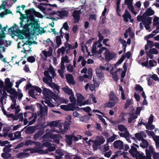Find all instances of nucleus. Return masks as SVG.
<instances>
[{
    "label": "nucleus",
    "instance_id": "nucleus-50",
    "mask_svg": "<svg viewBox=\"0 0 159 159\" xmlns=\"http://www.w3.org/2000/svg\"><path fill=\"white\" fill-rule=\"evenodd\" d=\"M146 18L145 16H143V14L142 16L138 15L137 17V19L138 21H140L142 20H144Z\"/></svg>",
    "mask_w": 159,
    "mask_h": 159
},
{
    "label": "nucleus",
    "instance_id": "nucleus-48",
    "mask_svg": "<svg viewBox=\"0 0 159 159\" xmlns=\"http://www.w3.org/2000/svg\"><path fill=\"white\" fill-rule=\"evenodd\" d=\"M50 102V99H48L46 98H45L44 100L41 101V103L43 104V105H44L45 108L47 109L48 107L47 106L44 105V102L45 103L47 104L48 105V104Z\"/></svg>",
    "mask_w": 159,
    "mask_h": 159
},
{
    "label": "nucleus",
    "instance_id": "nucleus-18",
    "mask_svg": "<svg viewBox=\"0 0 159 159\" xmlns=\"http://www.w3.org/2000/svg\"><path fill=\"white\" fill-rule=\"evenodd\" d=\"M73 137V135L67 134L65 135V137L66 138V141L68 145H72Z\"/></svg>",
    "mask_w": 159,
    "mask_h": 159
},
{
    "label": "nucleus",
    "instance_id": "nucleus-59",
    "mask_svg": "<svg viewBox=\"0 0 159 159\" xmlns=\"http://www.w3.org/2000/svg\"><path fill=\"white\" fill-rule=\"evenodd\" d=\"M56 41L58 47L60 46L62 43L61 39L60 38H59V37H57V36L56 37Z\"/></svg>",
    "mask_w": 159,
    "mask_h": 159
},
{
    "label": "nucleus",
    "instance_id": "nucleus-42",
    "mask_svg": "<svg viewBox=\"0 0 159 159\" xmlns=\"http://www.w3.org/2000/svg\"><path fill=\"white\" fill-rule=\"evenodd\" d=\"M70 95L69 97L70 102L71 103H74L76 104V100L75 98L74 97V93Z\"/></svg>",
    "mask_w": 159,
    "mask_h": 159
},
{
    "label": "nucleus",
    "instance_id": "nucleus-17",
    "mask_svg": "<svg viewBox=\"0 0 159 159\" xmlns=\"http://www.w3.org/2000/svg\"><path fill=\"white\" fill-rule=\"evenodd\" d=\"M52 48L50 47L49 48V50L48 51H45V50L42 51V53L43 54L44 57L47 58L48 57H49L52 55Z\"/></svg>",
    "mask_w": 159,
    "mask_h": 159
},
{
    "label": "nucleus",
    "instance_id": "nucleus-53",
    "mask_svg": "<svg viewBox=\"0 0 159 159\" xmlns=\"http://www.w3.org/2000/svg\"><path fill=\"white\" fill-rule=\"evenodd\" d=\"M131 102V100L129 98H128L126 101V103L124 106L125 108L127 109L129 107V106L130 105Z\"/></svg>",
    "mask_w": 159,
    "mask_h": 159
},
{
    "label": "nucleus",
    "instance_id": "nucleus-27",
    "mask_svg": "<svg viewBox=\"0 0 159 159\" xmlns=\"http://www.w3.org/2000/svg\"><path fill=\"white\" fill-rule=\"evenodd\" d=\"M59 129L60 130L62 134H64L65 132H67V130L69 129L70 126L69 124H66L64 125V129H62V126H59Z\"/></svg>",
    "mask_w": 159,
    "mask_h": 159
},
{
    "label": "nucleus",
    "instance_id": "nucleus-6",
    "mask_svg": "<svg viewBox=\"0 0 159 159\" xmlns=\"http://www.w3.org/2000/svg\"><path fill=\"white\" fill-rule=\"evenodd\" d=\"M14 33L17 34L18 38L20 39H24V37L23 35L26 36L30 34L26 30L24 29L23 28L22 30L19 29L15 30Z\"/></svg>",
    "mask_w": 159,
    "mask_h": 159
},
{
    "label": "nucleus",
    "instance_id": "nucleus-32",
    "mask_svg": "<svg viewBox=\"0 0 159 159\" xmlns=\"http://www.w3.org/2000/svg\"><path fill=\"white\" fill-rule=\"evenodd\" d=\"M43 133V132L41 130L39 131L37 133L35 134L34 135V139H39L42 135Z\"/></svg>",
    "mask_w": 159,
    "mask_h": 159
},
{
    "label": "nucleus",
    "instance_id": "nucleus-22",
    "mask_svg": "<svg viewBox=\"0 0 159 159\" xmlns=\"http://www.w3.org/2000/svg\"><path fill=\"white\" fill-rule=\"evenodd\" d=\"M61 136H60L58 134H50L49 135V137L52 139H55L54 141L56 143H57L59 144L60 143V141L58 139H56V138H60V137Z\"/></svg>",
    "mask_w": 159,
    "mask_h": 159
},
{
    "label": "nucleus",
    "instance_id": "nucleus-29",
    "mask_svg": "<svg viewBox=\"0 0 159 159\" xmlns=\"http://www.w3.org/2000/svg\"><path fill=\"white\" fill-rule=\"evenodd\" d=\"M116 137L117 135L114 134L112 136L108 138L107 141L106 145H108L109 143L114 141L116 139Z\"/></svg>",
    "mask_w": 159,
    "mask_h": 159
},
{
    "label": "nucleus",
    "instance_id": "nucleus-5",
    "mask_svg": "<svg viewBox=\"0 0 159 159\" xmlns=\"http://www.w3.org/2000/svg\"><path fill=\"white\" fill-rule=\"evenodd\" d=\"M105 60L109 62L115 57L116 54L112 51L111 52L109 50L107 49L104 53Z\"/></svg>",
    "mask_w": 159,
    "mask_h": 159
},
{
    "label": "nucleus",
    "instance_id": "nucleus-57",
    "mask_svg": "<svg viewBox=\"0 0 159 159\" xmlns=\"http://www.w3.org/2000/svg\"><path fill=\"white\" fill-rule=\"evenodd\" d=\"M32 143L35 144L36 143L34 141H33L31 140H29L26 141L25 143V145L26 146H29L31 145Z\"/></svg>",
    "mask_w": 159,
    "mask_h": 159
},
{
    "label": "nucleus",
    "instance_id": "nucleus-47",
    "mask_svg": "<svg viewBox=\"0 0 159 159\" xmlns=\"http://www.w3.org/2000/svg\"><path fill=\"white\" fill-rule=\"evenodd\" d=\"M96 115L98 116V118H99L102 122L105 125H107V124L105 120L102 117V116L98 114H96Z\"/></svg>",
    "mask_w": 159,
    "mask_h": 159
},
{
    "label": "nucleus",
    "instance_id": "nucleus-4",
    "mask_svg": "<svg viewBox=\"0 0 159 159\" xmlns=\"http://www.w3.org/2000/svg\"><path fill=\"white\" fill-rule=\"evenodd\" d=\"M35 11V10L34 8H31L27 10H26L25 12L26 14V16H23L22 17L20 18V19L21 20L29 19L30 17L34 18V15Z\"/></svg>",
    "mask_w": 159,
    "mask_h": 159
},
{
    "label": "nucleus",
    "instance_id": "nucleus-43",
    "mask_svg": "<svg viewBox=\"0 0 159 159\" xmlns=\"http://www.w3.org/2000/svg\"><path fill=\"white\" fill-rule=\"evenodd\" d=\"M134 89L136 91H139L140 92L143 91V89L139 84H136L134 87Z\"/></svg>",
    "mask_w": 159,
    "mask_h": 159
},
{
    "label": "nucleus",
    "instance_id": "nucleus-36",
    "mask_svg": "<svg viewBox=\"0 0 159 159\" xmlns=\"http://www.w3.org/2000/svg\"><path fill=\"white\" fill-rule=\"evenodd\" d=\"M43 81L44 82L48 85L49 84H50V83L48 81H49L51 82H52V78H49L48 77H43Z\"/></svg>",
    "mask_w": 159,
    "mask_h": 159
},
{
    "label": "nucleus",
    "instance_id": "nucleus-38",
    "mask_svg": "<svg viewBox=\"0 0 159 159\" xmlns=\"http://www.w3.org/2000/svg\"><path fill=\"white\" fill-rule=\"evenodd\" d=\"M135 136L137 139L139 141L142 140L144 139L143 136L139 133H136Z\"/></svg>",
    "mask_w": 159,
    "mask_h": 159
},
{
    "label": "nucleus",
    "instance_id": "nucleus-62",
    "mask_svg": "<svg viewBox=\"0 0 159 159\" xmlns=\"http://www.w3.org/2000/svg\"><path fill=\"white\" fill-rule=\"evenodd\" d=\"M62 28L64 29L65 30L68 31L69 30V26L67 22H65L63 25Z\"/></svg>",
    "mask_w": 159,
    "mask_h": 159
},
{
    "label": "nucleus",
    "instance_id": "nucleus-56",
    "mask_svg": "<svg viewBox=\"0 0 159 159\" xmlns=\"http://www.w3.org/2000/svg\"><path fill=\"white\" fill-rule=\"evenodd\" d=\"M42 151V149H40L38 148H31L30 152L31 153H34L36 152H39Z\"/></svg>",
    "mask_w": 159,
    "mask_h": 159
},
{
    "label": "nucleus",
    "instance_id": "nucleus-64",
    "mask_svg": "<svg viewBox=\"0 0 159 159\" xmlns=\"http://www.w3.org/2000/svg\"><path fill=\"white\" fill-rule=\"evenodd\" d=\"M147 44L148 46H150V48H152L154 46V43L152 41L150 40H147Z\"/></svg>",
    "mask_w": 159,
    "mask_h": 159
},
{
    "label": "nucleus",
    "instance_id": "nucleus-19",
    "mask_svg": "<svg viewBox=\"0 0 159 159\" xmlns=\"http://www.w3.org/2000/svg\"><path fill=\"white\" fill-rule=\"evenodd\" d=\"M105 140L102 136L100 137L99 139L95 141V145L100 146L103 144L105 142Z\"/></svg>",
    "mask_w": 159,
    "mask_h": 159
},
{
    "label": "nucleus",
    "instance_id": "nucleus-44",
    "mask_svg": "<svg viewBox=\"0 0 159 159\" xmlns=\"http://www.w3.org/2000/svg\"><path fill=\"white\" fill-rule=\"evenodd\" d=\"M118 130L121 132H123L125 130H127L126 128H125V126L122 125H119L118 126Z\"/></svg>",
    "mask_w": 159,
    "mask_h": 159
},
{
    "label": "nucleus",
    "instance_id": "nucleus-8",
    "mask_svg": "<svg viewBox=\"0 0 159 159\" xmlns=\"http://www.w3.org/2000/svg\"><path fill=\"white\" fill-rule=\"evenodd\" d=\"M81 12L80 10H75L73 11L72 16L74 18V23H77L80 20V14Z\"/></svg>",
    "mask_w": 159,
    "mask_h": 159
},
{
    "label": "nucleus",
    "instance_id": "nucleus-60",
    "mask_svg": "<svg viewBox=\"0 0 159 159\" xmlns=\"http://www.w3.org/2000/svg\"><path fill=\"white\" fill-rule=\"evenodd\" d=\"M153 54H157L158 53V51L157 49L155 48H152L150 49L149 50Z\"/></svg>",
    "mask_w": 159,
    "mask_h": 159
},
{
    "label": "nucleus",
    "instance_id": "nucleus-23",
    "mask_svg": "<svg viewBox=\"0 0 159 159\" xmlns=\"http://www.w3.org/2000/svg\"><path fill=\"white\" fill-rule=\"evenodd\" d=\"M96 72L97 76L99 79L101 81L103 80L104 78L103 72L102 71H99V70L96 71Z\"/></svg>",
    "mask_w": 159,
    "mask_h": 159
},
{
    "label": "nucleus",
    "instance_id": "nucleus-41",
    "mask_svg": "<svg viewBox=\"0 0 159 159\" xmlns=\"http://www.w3.org/2000/svg\"><path fill=\"white\" fill-rule=\"evenodd\" d=\"M98 44V42L97 41L95 42L93 44L92 48V53H95L97 52V48L96 45Z\"/></svg>",
    "mask_w": 159,
    "mask_h": 159
},
{
    "label": "nucleus",
    "instance_id": "nucleus-12",
    "mask_svg": "<svg viewBox=\"0 0 159 159\" xmlns=\"http://www.w3.org/2000/svg\"><path fill=\"white\" fill-rule=\"evenodd\" d=\"M122 16L123 18L124 21L126 23L129 21V19L131 18V16L130 14L127 10H125V13L122 15Z\"/></svg>",
    "mask_w": 159,
    "mask_h": 159
},
{
    "label": "nucleus",
    "instance_id": "nucleus-28",
    "mask_svg": "<svg viewBox=\"0 0 159 159\" xmlns=\"http://www.w3.org/2000/svg\"><path fill=\"white\" fill-rule=\"evenodd\" d=\"M76 104L74 103H71L67 104L68 109H70L69 111H74L76 108H79L78 107H75Z\"/></svg>",
    "mask_w": 159,
    "mask_h": 159
},
{
    "label": "nucleus",
    "instance_id": "nucleus-26",
    "mask_svg": "<svg viewBox=\"0 0 159 159\" xmlns=\"http://www.w3.org/2000/svg\"><path fill=\"white\" fill-rule=\"evenodd\" d=\"M141 141L142 142L140 144V147L143 148H147L149 144L148 141L144 139Z\"/></svg>",
    "mask_w": 159,
    "mask_h": 159
},
{
    "label": "nucleus",
    "instance_id": "nucleus-55",
    "mask_svg": "<svg viewBox=\"0 0 159 159\" xmlns=\"http://www.w3.org/2000/svg\"><path fill=\"white\" fill-rule=\"evenodd\" d=\"M117 71H115L112 73V78L114 80L116 81H117L118 80L117 75L116 74Z\"/></svg>",
    "mask_w": 159,
    "mask_h": 159
},
{
    "label": "nucleus",
    "instance_id": "nucleus-13",
    "mask_svg": "<svg viewBox=\"0 0 159 159\" xmlns=\"http://www.w3.org/2000/svg\"><path fill=\"white\" fill-rule=\"evenodd\" d=\"M109 98L110 101L116 102V103L118 101V98L113 92H110L109 95Z\"/></svg>",
    "mask_w": 159,
    "mask_h": 159
},
{
    "label": "nucleus",
    "instance_id": "nucleus-35",
    "mask_svg": "<svg viewBox=\"0 0 159 159\" xmlns=\"http://www.w3.org/2000/svg\"><path fill=\"white\" fill-rule=\"evenodd\" d=\"M11 153L6 152H3L1 156L5 159H7L11 157Z\"/></svg>",
    "mask_w": 159,
    "mask_h": 159
},
{
    "label": "nucleus",
    "instance_id": "nucleus-14",
    "mask_svg": "<svg viewBox=\"0 0 159 159\" xmlns=\"http://www.w3.org/2000/svg\"><path fill=\"white\" fill-rule=\"evenodd\" d=\"M57 12L59 14L57 15L61 19H63L64 17L67 16L69 14L68 11L66 10L57 11Z\"/></svg>",
    "mask_w": 159,
    "mask_h": 159
},
{
    "label": "nucleus",
    "instance_id": "nucleus-1",
    "mask_svg": "<svg viewBox=\"0 0 159 159\" xmlns=\"http://www.w3.org/2000/svg\"><path fill=\"white\" fill-rule=\"evenodd\" d=\"M26 22L25 24H23V22L24 20H21L20 23V26L23 27L24 29L26 30L30 33V29L29 28L30 26L33 29L34 31L35 32L39 30L40 28V24L38 23V20L34 18L30 17L29 19H26Z\"/></svg>",
    "mask_w": 159,
    "mask_h": 159
},
{
    "label": "nucleus",
    "instance_id": "nucleus-16",
    "mask_svg": "<svg viewBox=\"0 0 159 159\" xmlns=\"http://www.w3.org/2000/svg\"><path fill=\"white\" fill-rule=\"evenodd\" d=\"M17 96H12L11 95H9V97L12 100L13 102L14 103V104H11L10 106L12 110L15 109V106L16 105V99L17 98Z\"/></svg>",
    "mask_w": 159,
    "mask_h": 159
},
{
    "label": "nucleus",
    "instance_id": "nucleus-40",
    "mask_svg": "<svg viewBox=\"0 0 159 159\" xmlns=\"http://www.w3.org/2000/svg\"><path fill=\"white\" fill-rule=\"evenodd\" d=\"M42 145L43 146V147H42L40 145V144L39 145V148H42L43 147H49V146H51V143H50L49 142H44L42 144Z\"/></svg>",
    "mask_w": 159,
    "mask_h": 159
},
{
    "label": "nucleus",
    "instance_id": "nucleus-34",
    "mask_svg": "<svg viewBox=\"0 0 159 159\" xmlns=\"http://www.w3.org/2000/svg\"><path fill=\"white\" fill-rule=\"evenodd\" d=\"M125 56L124 54H123L121 57L118 61L117 63L115 64V66H117V65H119L121 64L124 60Z\"/></svg>",
    "mask_w": 159,
    "mask_h": 159
},
{
    "label": "nucleus",
    "instance_id": "nucleus-39",
    "mask_svg": "<svg viewBox=\"0 0 159 159\" xmlns=\"http://www.w3.org/2000/svg\"><path fill=\"white\" fill-rule=\"evenodd\" d=\"M5 85L10 86V87L12 86L13 84L12 82H11L10 79L9 78H7L5 79Z\"/></svg>",
    "mask_w": 159,
    "mask_h": 159
},
{
    "label": "nucleus",
    "instance_id": "nucleus-10",
    "mask_svg": "<svg viewBox=\"0 0 159 159\" xmlns=\"http://www.w3.org/2000/svg\"><path fill=\"white\" fill-rule=\"evenodd\" d=\"M114 147L115 148L122 149L123 147V143L120 140H117L113 143Z\"/></svg>",
    "mask_w": 159,
    "mask_h": 159
},
{
    "label": "nucleus",
    "instance_id": "nucleus-45",
    "mask_svg": "<svg viewBox=\"0 0 159 159\" xmlns=\"http://www.w3.org/2000/svg\"><path fill=\"white\" fill-rule=\"evenodd\" d=\"M66 51V48L64 47H62L61 48H59L57 50V53L60 54L61 53L62 55H63Z\"/></svg>",
    "mask_w": 159,
    "mask_h": 159
},
{
    "label": "nucleus",
    "instance_id": "nucleus-7",
    "mask_svg": "<svg viewBox=\"0 0 159 159\" xmlns=\"http://www.w3.org/2000/svg\"><path fill=\"white\" fill-rule=\"evenodd\" d=\"M39 93H41L42 91V89L38 86H33V89H31L29 90L28 92L29 95L32 98H36L34 94V90Z\"/></svg>",
    "mask_w": 159,
    "mask_h": 159
},
{
    "label": "nucleus",
    "instance_id": "nucleus-3",
    "mask_svg": "<svg viewBox=\"0 0 159 159\" xmlns=\"http://www.w3.org/2000/svg\"><path fill=\"white\" fill-rule=\"evenodd\" d=\"M148 148L149 149H148V151L150 153L149 157L148 158H145V159H152L151 158L152 154V157L154 159H159V153L155 152L153 148L151 145H150Z\"/></svg>",
    "mask_w": 159,
    "mask_h": 159
},
{
    "label": "nucleus",
    "instance_id": "nucleus-46",
    "mask_svg": "<svg viewBox=\"0 0 159 159\" xmlns=\"http://www.w3.org/2000/svg\"><path fill=\"white\" fill-rule=\"evenodd\" d=\"M10 89H11L10 94L12 95V96H18V93L15 89H13L12 87Z\"/></svg>",
    "mask_w": 159,
    "mask_h": 159
},
{
    "label": "nucleus",
    "instance_id": "nucleus-25",
    "mask_svg": "<svg viewBox=\"0 0 159 159\" xmlns=\"http://www.w3.org/2000/svg\"><path fill=\"white\" fill-rule=\"evenodd\" d=\"M62 89L66 94H67L68 95H70L73 93L72 90L69 88L67 86L63 88Z\"/></svg>",
    "mask_w": 159,
    "mask_h": 159
},
{
    "label": "nucleus",
    "instance_id": "nucleus-52",
    "mask_svg": "<svg viewBox=\"0 0 159 159\" xmlns=\"http://www.w3.org/2000/svg\"><path fill=\"white\" fill-rule=\"evenodd\" d=\"M27 61L30 63H33L35 61V58L33 56H30L28 57Z\"/></svg>",
    "mask_w": 159,
    "mask_h": 159
},
{
    "label": "nucleus",
    "instance_id": "nucleus-15",
    "mask_svg": "<svg viewBox=\"0 0 159 159\" xmlns=\"http://www.w3.org/2000/svg\"><path fill=\"white\" fill-rule=\"evenodd\" d=\"M36 129V126H30L27 127L25 130V132L27 134H32L33 133Z\"/></svg>",
    "mask_w": 159,
    "mask_h": 159
},
{
    "label": "nucleus",
    "instance_id": "nucleus-21",
    "mask_svg": "<svg viewBox=\"0 0 159 159\" xmlns=\"http://www.w3.org/2000/svg\"><path fill=\"white\" fill-rule=\"evenodd\" d=\"M152 18L150 17H148L144 20H142L143 24L144 25L149 26L152 23Z\"/></svg>",
    "mask_w": 159,
    "mask_h": 159
},
{
    "label": "nucleus",
    "instance_id": "nucleus-58",
    "mask_svg": "<svg viewBox=\"0 0 159 159\" xmlns=\"http://www.w3.org/2000/svg\"><path fill=\"white\" fill-rule=\"evenodd\" d=\"M67 70L69 71L70 72H72L73 71L74 67L71 64H69L66 67Z\"/></svg>",
    "mask_w": 159,
    "mask_h": 159
},
{
    "label": "nucleus",
    "instance_id": "nucleus-11",
    "mask_svg": "<svg viewBox=\"0 0 159 159\" xmlns=\"http://www.w3.org/2000/svg\"><path fill=\"white\" fill-rule=\"evenodd\" d=\"M66 78L67 83L69 84L74 85L75 84L74 77L72 74H67L66 75Z\"/></svg>",
    "mask_w": 159,
    "mask_h": 159
},
{
    "label": "nucleus",
    "instance_id": "nucleus-61",
    "mask_svg": "<svg viewBox=\"0 0 159 159\" xmlns=\"http://www.w3.org/2000/svg\"><path fill=\"white\" fill-rule=\"evenodd\" d=\"M58 123L56 121H53L49 123V125L51 126L57 127L58 125Z\"/></svg>",
    "mask_w": 159,
    "mask_h": 159
},
{
    "label": "nucleus",
    "instance_id": "nucleus-31",
    "mask_svg": "<svg viewBox=\"0 0 159 159\" xmlns=\"http://www.w3.org/2000/svg\"><path fill=\"white\" fill-rule=\"evenodd\" d=\"M116 102H106L104 104V106L105 107H114L116 104Z\"/></svg>",
    "mask_w": 159,
    "mask_h": 159
},
{
    "label": "nucleus",
    "instance_id": "nucleus-2",
    "mask_svg": "<svg viewBox=\"0 0 159 159\" xmlns=\"http://www.w3.org/2000/svg\"><path fill=\"white\" fill-rule=\"evenodd\" d=\"M145 150L146 156H144L143 153H140L137 151L136 148L132 145L131 146V149L129 150V152L133 157H135L136 159H145V158H148L150 154L148 149H146Z\"/></svg>",
    "mask_w": 159,
    "mask_h": 159
},
{
    "label": "nucleus",
    "instance_id": "nucleus-33",
    "mask_svg": "<svg viewBox=\"0 0 159 159\" xmlns=\"http://www.w3.org/2000/svg\"><path fill=\"white\" fill-rule=\"evenodd\" d=\"M14 134V138H13L11 140H14L15 139L20 138L21 136V132L20 131H17L15 132Z\"/></svg>",
    "mask_w": 159,
    "mask_h": 159
},
{
    "label": "nucleus",
    "instance_id": "nucleus-37",
    "mask_svg": "<svg viewBox=\"0 0 159 159\" xmlns=\"http://www.w3.org/2000/svg\"><path fill=\"white\" fill-rule=\"evenodd\" d=\"M132 116H130L128 119V122L129 123H131L132 120L137 118L138 116H137L134 115L133 114H130Z\"/></svg>",
    "mask_w": 159,
    "mask_h": 159
},
{
    "label": "nucleus",
    "instance_id": "nucleus-9",
    "mask_svg": "<svg viewBox=\"0 0 159 159\" xmlns=\"http://www.w3.org/2000/svg\"><path fill=\"white\" fill-rule=\"evenodd\" d=\"M76 96H77V105L80 106L84 105L85 104L82 102L84 98L83 96L80 93H78L76 94Z\"/></svg>",
    "mask_w": 159,
    "mask_h": 159
},
{
    "label": "nucleus",
    "instance_id": "nucleus-30",
    "mask_svg": "<svg viewBox=\"0 0 159 159\" xmlns=\"http://www.w3.org/2000/svg\"><path fill=\"white\" fill-rule=\"evenodd\" d=\"M80 121L83 122L88 123L89 120V117L87 115H85L80 117Z\"/></svg>",
    "mask_w": 159,
    "mask_h": 159
},
{
    "label": "nucleus",
    "instance_id": "nucleus-63",
    "mask_svg": "<svg viewBox=\"0 0 159 159\" xmlns=\"http://www.w3.org/2000/svg\"><path fill=\"white\" fill-rule=\"evenodd\" d=\"M81 109H82L84 111L88 113L90 112L91 110V108L89 106L81 108Z\"/></svg>",
    "mask_w": 159,
    "mask_h": 159
},
{
    "label": "nucleus",
    "instance_id": "nucleus-51",
    "mask_svg": "<svg viewBox=\"0 0 159 159\" xmlns=\"http://www.w3.org/2000/svg\"><path fill=\"white\" fill-rule=\"evenodd\" d=\"M78 47V44L77 42H76L75 43V46H72L70 44H69V46H68V47L70 50H72L77 48Z\"/></svg>",
    "mask_w": 159,
    "mask_h": 159
},
{
    "label": "nucleus",
    "instance_id": "nucleus-24",
    "mask_svg": "<svg viewBox=\"0 0 159 159\" xmlns=\"http://www.w3.org/2000/svg\"><path fill=\"white\" fill-rule=\"evenodd\" d=\"M51 91L50 90L46 88L43 89L42 93L46 98L49 99V96L50 94Z\"/></svg>",
    "mask_w": 159,
    "mask_h": 159
},
{
    "label": "nucleus",
    "instance_id": "nucleus-54",
    "mask_svg": "<svg viewBox=\"0 0 159 159\" xmlns=\"http://www.w3.org/2000/svg\"><path fill=\"white\" fill-rule=\"evenodd\" d=\"M57 95L55 94L54 93L51 91L50 94L49 96V99L50 98V97L52 98L53 99L57 98Z\"/></svg>",
    "mask_w": 159,
    "mask_h": 159
},
{
    "label": "nucleus",
    "instance_id": "nucleus-20",
    "mask_svg": "<svg viewBox=\"0 0 159 159\" xmlns=\"http://www.w3.org/2000/svg\"><path fill=\"white\" fill-rule=\"evenodd\" d=\"M154 13V11L152 10L151 7H149L148 8L146 11L143 13V16H145L146 17V16H151L153 15Z\"/></svg>",
    "mask_w": 159,
    "mask_h": 159
},
{
    "label": "nucleus",
    "instance_id": "nucleus-49",
    "mask_svg": "<svg viewBox=\"0 0 159 159\" xmlns=\"http://www.w3.org/2000/svg\"><path fill=\"white\" fill-rule=\"evenodd\" d=\"M155 128V126L152 124H148L146 126V129L148 130H153Z\"/></svg>",
    "mask_w": 159,
    "mask_h": 159
}]
</instances>
